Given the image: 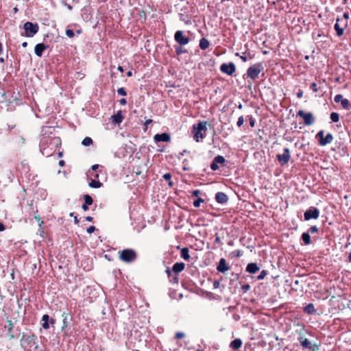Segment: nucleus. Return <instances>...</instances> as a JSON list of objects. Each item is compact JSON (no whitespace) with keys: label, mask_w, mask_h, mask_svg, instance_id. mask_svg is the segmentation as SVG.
I'll return each mask as SVG.
<instances>
[{"label":"nucleus","mask_w":351,"mask_h":351,"mask_svg":"<svg viewBox=\"0 0 351 351\" xmlns=\"http://www.w3.org/2000/svg\"><path fill=\"white\" fill-rule=\"evenodd\" d=\"M343 99V95H341V94H339V95H335V98H334V101H335L336 103L341 102Z\"/></svg>","instance_id":"36"},{"label":"nucleus","mask_w":351,"mask_h":351,"mask_svg":"<svg viewBox=\"0 0 351 351\" xmlns=\"http://www.w3.org/2000/svg\"><path fill=\"white\" fill-rule=\"evenodd\" d=\"M330 119L332 122H338L339 121V115L337 112H332L330 114Z\"/></svg>","instance_id":"31"},{"label":"nucleus","mask_w":351,"mask_h":351,"mask_svg":"<svg viewBox=\"0 0 351 351\" xmlns=\"http://www.w3.org/2000/svg\"><path fill=\"white\" fill-rule=\"evenodd\" d=\"M176 51L178 55H180L182 53V50L181 47H177L176 48Z\"/></svg>","instance_id":"47"},{"label":"nucleus","mask_w":351,"mask_h":351,"mask_svg":"<svg viewBox=\"0 0 351 351\" xmlns=\"http://www.w3.org/2000/svg\"><path fill=\"white\" fill-rule=\"evenodd\" d=\"M38 25L36 23L26 22L24 24L25 36L27 37H33L38 32Z\"/></svg>","instance_id":"10"},{"label":"nucleus","mask_w":351,"mask_h":351,"mask_svg":"<svg viewBox=\"0 0 351 351\" xmlns=\"http://www.w3.org/2000/svg\"><path fill=\"white\" fill-rule=\"evenodd\" d=\"M119 102L121 105H125L126 104V99L124 98H122L120 99Z\"/></svg>","instance_id":"50"},{"label":"nucleus","mask_w":351,"mask_h":351,"mask_svg":"<svg viewBox=\"0 0 351 351\" xmlns=\"http://www.w3.org/2000/svg\"><path fill=\"white\" fill-rule=\"evenodd\" d=\"M118 70H119V71H120L121 72H123V67H122V66H118Z\"/></svg>","instance_id":"61"},{"label":"nucleus","mask_w":351,"mask_h":351,"mask_svg":"<svg viewBox=\"0 0 351 351\" xmlns=\"http://www.w3.org/2000/svg\"><path fill=\"white\" fill-rule=\"evenodd\" d=\"M250 286L249 285H243V290L247 291L250 289Z\"/></svg>","instance_id":"46"},{"label":"nucleus","mask_w":351,"mask_h":351,"mask_svg":"<svg viewBox=\"0 0 351 351\" xmlns=\"http://www.w3.org/2000/svg\"><path fill=\"white\" fill-rule=\"evenodd\" d=\"M348 27V22L344 19L337 18L334 25L336 34L338 37H341L344 34L345 29Z\"/></svg>","instance_id":"6"},{"label":"nucleus","mask_w":351,"mask_h":351,"mask_svg":"<svg viewBox=\"0 0 351 351\" xmlns=\"http://www.w3.org/2000/svg\"><path fill=\"white\" fill-rule=\"evenodd\" d=\"M82 144L84 146H89L93 144V140L90 137H85L82 141Z\"/></svg>","instance_id":"30"},{"label":"nucleus","mask_w":351,"mask_h":351,"mask_svg":"<svg viewBox=\"0 0 351 351\" xmlns=\"http://www.w3.org/2000/svg\"><path fill=\"white\" fill-rule=\"evenodd\" d=\"M185 337L184 333L182 332H178L176 333V338L177 339H182Z\"/></svg>","instance_id":"40"},{"label":"nucleus","mask_w":351,"mask_h":351,"mask_svg":"<svg viewBox=\"0 0 351 351\" xmlns=\"http://www.w3.org/2000/svg\"><path fill=\"white\" fill-rule=\"evenodd\" d=\"M27 42H24V43H22V46H23V47H27Z\"/></svg>","instance_id":"63"},{"label":"nucleus","mask_w":351,"mask_h":351,"mask_svg":"<svg viewBox=\"0 0 351 351\" xmlns=\"http://www.w3.org/2000/svg\"><path fill=\"white\" fill-rule=\"evenodd\" d=\"M259 269L260 267L256 263H249L246 267V271L249 272L250 274H256Z\"/></svg>","instance_id":"18"},{"label":"nucleus","mask_w":351,"mask_h":351,"mask_svg":"<svg viewBox=\"0 0 351 351\" xmlns=\"http://www.w3.org/2000/svg\"><path fill=\"white\" fill-rule=\"evenodd\" d=\"M319 210L317 208L311 206L304 213V218L305 221H309L311 219H317L319 217Z\"/></svg>","instance_id":"9"},{"label":"nucleus","mask_w":351,"mask_h":351,"mask_svg":"<svg viewBox=\"0 0 351 351\" xmlns=\"http://www.w3.org/2000/svg\"><path fill=\"white\" fill-rule=\"evenodd\" d=\"M3 51V46H2V44L0 43V54H1Z\"/></svg>","instance_id":"62"},{"label":"nucleus","mask_w":351,"mask_h":351,"mask_svg":"<svg viewBox=\"0 0 351 351\" xmlns=\"http://www.w3.org/2000/svg\"><path fill=\"white\" fill-rule=\"evenodd\" d=\"M55 139H51L47 137H44L41 139L40 143V152L43 155L46 156H50L52 154V148L50 150H48L47 145L48 144H51L52 141Z\"/></svg>","instance_id":"8"},{"label":"nucleus","mask_w":351,"mask_h":351,"mask_svg":"<svg viewBox=\"0 0 351 351\" xmlns=\"http://www.w3.org/2000/svg\"><path fill=\"white\" fill-rule=\"evenodd\" d=\"M303 96V91L302 90H300L298 93H297V97L298 98H302Z\"/></svg>","instance_id":"48"},{"label":"nucleus","mask_w":351,"mask_h":351,"mask_svg":"<svg viewBox=\"0 0 351 351\" xmlns=\"http://www.w3.org/2000/svg\"><path fill=\"white\" fill-rule=\"evenodd\" d=\"M278 161L280 163L281 165H285L287 164L291 158L290 150L289 148L285 147L283 149L282 154H278L276 156Z\"/></svg>","instance_id":"11"},{"label":"nucleus","mask_w":351,"mask_h":351,"mask_svg":"<svg viewBox=\"0 0 351 351\" xmlns=\"http://www.w3.org/2000/svg\"><path fill=\"white\" fill-rule=\"evenodd\" d=\"M202 202H204V199L202 198H198L193 202V206L195 208H199L200 206V204Z\"/></svg>","instance_id":"34"},{"label":"nucleus","mask_w":351,"mask_h":351,"mask_svg":"<svg viewBox=\"0 0 351 351\" xmlns=\"http://www.w3.org/2000/svg\"><path fill=\"white\" fill-rule=\"evenodd\" d=\"M162 177L165 180H170L171 178V175L170 173H165Z\"/></svg>","instance_id":"44"},{"label":"nucleus","mask_w":351,"mask_h":351,"mask_svg":"<svg viewBox=\"0 0 351 351\" xmlns=\"http://www.w3.org/2000/svg\"><path fill=\"white\" fill-rule=\"evenodd\" d=\"M304 312L307 313V314H308V315L314 314L316 312V310H315V308L314 307L313 304L310 303V304H307L304 308Z\"/></svg>","instance_id":"21"},{"label":"nucleus","mask_w":351,"mask_h":351,"mask_svg":"<svg viewBox=\"0 0 351 351\" xmlns=\"http://www.w3.org/2000/svg\"><path fill=\"white\" fill-rule=\"evenodd\" d=\"M46 47H47L43 43L37 44L34 49L36 56L41 57Z\"/></svg>","instance_id":"19"},{"label":"nucleus","mask_w":351,"mask_h":351,"mask_svg":"<svg viewBox=\"0 0 351 351\" xmlns=\"http://www.w3.org/2000/svg\"><path fill=\"white\" fill-rule=\"evenodd\" d=\"M249 117V123H250V125L251 127H254L255 125V119L254 118H252V117Z\"/></svg>","instance_id":"42"},{"label":"nucleus","mask_w":351,"mask_h":351,"mask_svg":"<svg viewBox=\"0 0 351 351\" xmlns=\"http://www.w3.org/2000/svg\"><path fill=\"white\" fill-rule=\"evenodd\" d=\"M312 335V333L306 330L304 328H302L298 332V340L300 342L303 349H308V351H318L319 345L317 343H312L306 337V335Z\"/></svg>","instance_id":"1"},{"label":"nucleus","mask_w":351,"mask_h":351,"mask_svg":"<svg viewBox=\"0 0 351 351\" xmlns=\"http://www.w3.org/2000/svg\"><path fill=\"white\" fill-rule=\"evenodd\" d=\"M75 223L77 224L79 223V220L76 216L74 217Z\"/></svg>","instance_id":"58"},{"label":"nucleus","mask_w":351,"mask_h":351,"mask_svg":"<svg viewBox=\"0 0 351 351\" xmlns=\"http://www.w3.org/2000/svg\"><path fill=\"white\" fill-rule=\"evenodd\" d=\"M185 267V264L183 263H176L173 266V271L175 273H179L181 272L182 270H184Z\"/></svg>","instance_id":"20"},{"label":"nucleus","mask_w":351,"mask_h":351,"mask_svg":"<svg viewBox=\"0 0 351 351\" xmlns=\"http://www.w3.org/2000/svg\"><path fill=\"white\" fill-rule=\"evenodd\" d=\"M59 165L61 167H63L64 165V160H60L59 161Z\"/></svg>","instance_id":"57"},{"label":"nucleus","mask_w":351,"mask_h":351,"mask_svg":"<svg viewBox=\"0 0 351 351\" xmlns=\"http://www.w3.org/2000/svg\"><path fill=\"white\" fill-rule=\"evenodd\" d=\"M49 316L48 315L46 314L42 317V326L44 329H48L49 328Z\"/></svg>","instance_id":"26"},{"label":"nucleus","mask_w":351,"mask_h":351,"mask_svg":"<svg viewBox=\"0 0 351 351\" xmlns=\"http://www.w3.org/2000/svg\"><path fill=\"white\" fill-rule=\"evenodd\" d=\"M180 256L185 261H189L190 258L189 249L187 247L182 248L181 250Z\"/></svg>","instance_id":"27"},{"label":"nucleus","mask_w":351,"mask_h":351,"mask_svg":"<svg viewBox=\"0 0 351 351\" xmlns=\"http://www.w3.org/2000/svg\"><path fill=\"white\" fill-rule=\"evenodd\" d=\"M8 327H10V330H11L12 328V323L11 322V321H9Z\"/></svg>","instance_id":"59"},{"label":"nucleus","mask_w":351,"mask_h":351,"mask_svg":"<svg viewBox=\"0 0 351 351\" xmlns=\"http://www.w3.org/2000/svg\"><path fill=\"white\" fill-rule=\"evenodd\" d=\"M220 70L222 73L231 75L235 71V66L232 62L224 63L221 65Z\"/></svg>","instance_id":"13"},{"label":"nucleus","mask_w":351,"mask_h":351,"mask_svg":"<svg viewBox=\"0 0 351 351\" xmlns=\"http://www.w3.org/2000/svg\"><path fill=\"white\" fill-rule=\"evenodd\" d=\"M84 204L91 205L93 204V198L89 195H85L84 196Z\"/></svg>","instance_id":"32"},{"label":"nucleus","mask_w":351,"mask_h":351,"mask_svg":"<svg viewBox=\"0 0 351 351\" xmlns=\"http://www.w3.org/2000/svg\"><path fill=\"white\" fill-rule=\"evenodd\" d=\"M215 288H217L219 286V282L217 281H215L213 284Z\"/></svg>","instance_id":"55"},{"label":"nucleus","mask_w":351,"mask_h":351,"mask_svg":"<svg viewBox=\"0 0 351 351\" xmlns=\"http://www.w3.org/2000/svg\"><path fill=\"white\" fill-rule=\"evenodd\" d=\"M263 69L264 68L262 63L253 64L248 68L244 76L254 80L258 77V75L263 70Z\"/></svg>","instance_id":"4"},{"label":"nucleus","mask_w":351,"mask_h":351,"mask_svg":"<svg viewBox=\"0 0 351 351\" xmlns=\"http://www.w3.org/2000/svg\"><path fill=\"white\" fill-rule=\"evenodd\" d=\"M99 165H94L92 166V169L93 171H96L99 168Z\"/></svg>","instance_id":"52"},{"label":"nucleus","mask_w":351,"mask_h":351,"mask_svg":"<svg viewBox=\"0 0 351 351\" xmlns=\"http://www.w3.org/2000/svg\"><path fill=\"white\" fill-rule=\"evenodd\" d=\"M86 220L88 221H93V217H90V216H88L86 217Z\"/></svg>","instance_id":"56"},{"label":"nucleus","mask_w":351,"mask_h":351,"mask_svg":"<svg viewBox=\"0 0 351 351\" xmlns=\"http://www.w3.org/2000/svg\"><path fill=\"white\" fill-rule=\"evenodd\" d=\"M349 261L351 263V253L348 256Z\"/></svg>","instance_id":"64"},{"label":"nucleus","mask_w":351,"mask_h":351,"mask_svg":"<svg viewBox=\"0 0 351 351\" xmlns=\"http://www.w3.org/2000/svg\"><path fill=\"white\" fill-rule=\"evenodd\" d=\"M117 93L119 95H122V96H125L127 95L126 91L124 88H118Z\"/></svg>","instance_id":"37"},{"label":"nucleus","mask_w":351,"mask_h":351,"mask_svg":"<svg viewBox=\"0 0 351 351\" xmlns=\"http://www.w3.org/2000/svg\"><path fill=\"white\" fill-rule=\"evenodd\" d=\"M341 106L344 109H349L351 107L350 101L348 99H343L341 101Z\"/></svg>","instance_id":"29"},{"label":"nucleus","mask_w":351,"mask_h":351,"mask_svg":"<svg viewBox=\"0 0 351 351\" xmlns=\"http://www.w3.org/2000/svg\"><path fill=\"white\" fill-rule=\"evenodd\" d=\"M127 75L130 77L132 75V72L131 71H129L128 73H127Z\"/></svg>","instance_id":"60"},{"label":"nucleus","mask_w":351,"mask_h":351,"mask_svg":"<svg viewBox=\"0 0 351 351\" xmlns=\"http://www.w3.org/2000/svg\"><path fill=\"white\" fill-rule=\"evenodd\" d=\"M297 115L303 119L304 123L306 125H313L315 120L313 114L311 112H305L304 110H300L297 112Z\"/></svg>","instance_id":"7"},{"label":"nucleus","mask_w":351,"mask_h":351,"mask_svg":"<svg viewBox=\"0 0 351 351\" xmlns=\"http://www.w3.org/2000/svg\"><path fill=\"white\" fill-rule=\"evenodd\" d=\"M95 230V227L93 226H91L87 228V232L89 234L94 232Z\"/></svg>","instance_id":"43"},{"label":"nucleus","mask_w":351,"mask_h":351,"mask_svg":"<svg viewBox=\"0 0 351 351\" xmlns=\"http://www.w3.org/2000/svg\"><path fill=\"white\" fill-rule=\"evenodd\" d=\"M339 19H344L346 22H348L349 19V13L348 12H346L343 13V16L341 17H338Z\"/></svg>","instance_id":"41"},{"label":"nucleus","mask_w":351,"mask_h":351,"mask_svg":"<svg viewBox=\"0 0 351 351\" xmlns=\"http://www.w3.org/2000/svg\"><path fill=\"white\" fill-rule=\"evenodd\" d=\"M66 35L69 38H73L75 36L73 31L71 30V29H66Z\"/></svg>","instance_id":"39"},{"label":"nucleus","mask_w":351,"mask_h":351,"mask_svg":"<svg viewBox=\"0 0 351 351\" xmlns=\"http://www.w3.org/2000/svg\"><path fill=\"white\" fill-rule=\"evenodd\" d=\"M174 38L176 42L180 45H186L189 42V37L186 36L181 30H178L175 33Z\"/></svg>","instance_id":"12"},{"label":"nucleus","mask_w":351,"mask_h":351,"mask_svg":"<svg viewBox=\"0 0 351 351\" xmlns=\"http://www.w3.org/2000/svg\"><path fill=\"white\" fill-rule=\"evenodd\" d=\"M318 232V228L316 226H312L308 230L309 234H313Z\"/></svg>","instance_id":"35"},{"label":"nucleus","mask_w":351,"mask_h":351,"mask_svg":"<svg viewBox=\"0 0 351 351\" xmlns=\"http://www.w3.org/2000/svg\"><path fill=\"white\" fill-rule=\"evenodd\" d=\"M112 119L113 122H114L116 123H120L122 122V121L123 119V117L121 114V112L119 111L116 114H114L112 117Z\"/></svg>","instance_id":"24"},{"label":"nucleus","mask_w":351,"mask_h":351,"mask_svg":"<svg viewBox=\"0 0 351 351\" xmlns=\"http://www.w3.org/2000/svg\"><path fill=\"white\" fill-rule=\"evenodd\" d=\"M237 124L239 127L241 126V117L238 118Z\"/></svg>","instance_id":"51"},{"label":"nucleus","mask_w":351,"mask_h":351,"mask_svg":"<svg viewBox=\"0 0 351 351\" xmlns=\"http://www.w3.org/2000/svg\"><path fill=\"white\" fill-rule=\"evenodd\" d=\"M152 122V119H147L145 121V125L147 126L149 124H150Z\"/></svg>","instance_id":"53"},{"label":"nucleus","mask_w":351,"mask_h":351,"mask_svg":"<svg viewBox=\"0 0 351 351\" xmlns=\"http://www.w3.org/2000/svg\"><path fill=\"white\" fill-rule=\"evenodd\" d=\"M316 138L319 141V144L321 146H325L330 143L334 139V137L332 134L328 133L324 136V131L320 130L318 132V133L316 134Z\"/></svg>","instance_id":"5"},{"label":"nucleus","mask_w":351,"mask_h":351,"mask_svg":"<svg viewBox=\"0 0 351 351\" xmlns=\"http://www.w3.org/2000/svg\"><path fill=\"white\" fill-rule=\"evenodd\" d=\"M209 45H210V43L206 38H202L199 40V47L202 50H205V49H208Z\"/></svg>","instance_id":"25"},{"label":"nucleus","mask_w":351,"mask_h":351,"mask_svg":"<svg viewBox=\"0 0 351 351\" xmlns=\"http://www.w3.org/2000/svg\"><path fill=\"white\" fill-rule=\"evenodd\" d=\"M5 228L3 223L0 222V232L5 230Z\"/></svg>","instance_id":"49"},{"label":"nucleus","mask_w":351,"mask_h":351,"mask_svg":"<svg viewBox=\"0 0 351 351\" xmlns=\"http://www.w3.org/2000/svg\"><path fill=\"white\" fill-rule=\"evenodd\" d=\"M268 274V271L267 270H262L260 274L256 277L257 280H263L265 278V276Z\"/></svg>","instance_id":"33"},{"label":"nucleus","mask_w":351,"mask_h":351,"mask_svg":"<svg viewBox=\"0 0 351 351\" xmlns=\"http://www.w3.org/2000/svg\"><path fill=\"white\" fill-rule=\"evenodd\" d=\"M88 186L91 188L98 189L102 186V184L98 180H91V181L88 183Z\"/></svg>","instance_id":"28"},{"label":"nucleus","mask_w":351,"mask_h":351,"mask_svg":"<svg viewBox=\"0 0 351 351\" xmlns=\"http://www.w3.org/2000/svg\"><path fill=\"white\" fill-rule=\"evenodd\" d=\"M207 122L202 121L193 126V138L196 142L201 141L205 136L207 130Z\"/></svg>","instance_id":"2"},{"label":"nucleus","mask_w":351,"mask_h":351,"mask_svg":"<svg viewBox=\"0 0 351 351\" xmlns=\"http://www.w3.org/2000/svg\"><path fill=\"white\" fill-rule=\"evenodd\" d=\"M215 200L219 204H224L228 201V196L223 192H218L215 195Z\"/></svg>","instance_id":"16"},{"label":"nucleus","mask_w":351,"mask_h":351,"mask_svg":"<svg viewBox=\"0 0 351 351\" xmlns=\"http://www.w3.org/2000/svg\"><path fill=\"white\" fill-rule=\"evenodd\" d=\"M199 193H200V191L199 190H195L193 191L192 195H193V196L197 197Z\"/></svg>","instance_id":"45"},{"label":"nucleus","mask_w":351,"mask_h":351,"mask_svg":"<svg viewBox=\"0 0 351 351\" xmlns=\"http://www.w3.org/2000/svg\"><path fill=\"white\" fill-rule=\"evenodd\" d=\"M301 239H302V241L304 242V245H310L311 243V236L308 232H303L301 236Z\"/></svg>","instance_id":"22"},{"label":"nucleus","mask_w":351,"mask_h":351,"mask_svg":"<svg viewBox=\"0 0 351 351\" xmlns=\"http://www.w3.org/2000/svg\"><path fill=\"white\" fill-rule=\"evenodd\" d=\"M156 142H169L171 139L170 135L167 133L157 134L154 136Z\"/></svg>","instance_id":"15"},{"label":"nucleus","mask_w":351,"mask_h":351,"mask_svg":"<svg viewBox=\"0 0 351 351\" xmlns=\"http://www.w3.org/2000/svg\"><path fill=\"white\" fill-rule=\"evenodd\" d=\"M241 346V340L240 339H236L234 341H232L230 344V347L232 350H237Z\"/></svg>","instance_id":"23"},{"label":"nucleus","mask_w":351,"mask_h":351,"mask_svg":"<svg viewBox=\"0 0 351 351\" xmlns=\"http://www.w3.org/2000/svg\"><path fill=\"white\" fill-rule=\"evenodd\" d=\"M225 159L221 156H216L210 165V169L213 171H216L219 169L218 164H223Z\"/></svg>","instance_id":"14"},{"label":"nucleus","mask_w":351,"mask_h":351,"mask_svg":"<svg viewBox=\"0 0 351 351\" xmlns=\"http://www.w3.org/2000/svg\"><path fill=\"white\" fill-rule=\"evenodd\" d=\"M219 272L224 273L228 271L229 267L226 264V261L224 258H221L217 267Z\"/></svg>","instance_id":"17"},{"label":"nucleus","mask_w":351,"mask_h":351,"mask_svg":"<svg viewBox=\"0 0 351 351\" xmlns=\"http://www.w3.org/2000/svg\"><path fill=\"white\" fill-rule=\"evenodd\" d=\"M310 87L314 93H317L318 91L317 84L315 82L311 83Z\"/></svg>","instance_id":"38"},{"label":"nucleus","mask_w":351,"mask_h":351,"mask_svg":"<svg viewBox=\"0 0 351 351\" xmlns=\"http://www.w3.org/2000/svg\"><path fill=\"white\" fill-rule=\"evenodd\" d=\"M88 206H89V205H88V204H84L82 205V208H83L84 210H87L88 209Z\"/></svg>","instance_id":"54"},{"label":"nucleus","mask_w":351,"mask_h":351,"mask_svg":"<svg viewBox=\"0 0 351 351\" xmlns=\"http://www.w3.org/2000/svg\"><path fill=\"white\" fill-rule=\"evenodd\" d=\"M119 254L120 260L128 263L134 261L137 257L136 252L132 249L123 250Z\"/></svg>","instance_id":"3"}]
</instances>
